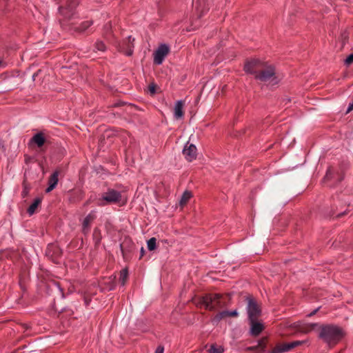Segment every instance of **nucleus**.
Instances as JSON below:
<instances>
[{"label": "nucleus", "mask_w": 353, "mask_h": 353, "mask_svg": "<svg viewBox=\"0 0 353 353\" xmlns=\"http://www.w3.org/2000/svg\"><path fill=\"white\" fill-rule=\"evenodd\" d=\"M345 336V330L336 324H321L318 329V338L329 347L336 345Z\"/></svg>", "instance_id": "obj_1"}, {"label": "nucleus", "mask_w": 353, "mask_h": 353, "mask_svg": "<svg viewBox=\"0 0 353 353\" xmlns=\"http://www.w3.org/2000/svg\"><path fill=\"white\" fill-rule=\"evenodd\" d=\"M59 4L58 8V21L60 25L63 27L65 21L71 19L75 14V10L79 3V0H60L57 2Z\"/></svg>", "instance_id": "obj_2"}, {"label": "nucleus", "mask_w": 353, "mask_h": 353, "mask_svg": "<svg viewBox=\"0 0 353 353\" xmlns=\"http://www.w3.org/2000/svg\"><path fill=\"white\" fill-rule=\"evenodd\" d=\"M222 298L220 294H205L198 299L196 305L200 307H203L205 310L215 311L225 306L224 302L221 301Z\"/></svg>", "instance_id": "obj_3"}, {"label": "nucleus", "mask_w": 353, "mask_h": 353, "mask_svg": "<svg viewBox=\"0 0 353 353\" xmlns=\"http://www.w3.org/2000/svg\"><path fill=\"white\" fill-rule=\"evenodd\" d=\"M122 195L121 192L112 188H108L107 192H103L98 200L99 206H105L109 204L118 203L121 201Z\"/></svg>", "instance_id": "obj_4"}, {"label": "nucleus", "mask_w": 353, "mask_h": 353, "mask_svg": "<svg viewBox=\"0 0 353 353\" xmlns=\"http://www.w3.org/2000/svg\"><path fill=\"white\" fill-rule=\"evenodd\" d=\"M266 61L259 59L246 60L244 64L243 70L245 73L254 74V77L265 67Z\"/></svg>", "instance_id": "obj_5"}, {"label": "nucleus", "mask_w": 353, "mask_h": 353, "mask_svg": "<svg viewBox=\"0 0 353 353\" xmlns=\"http://www.w3.org/2000/svg\"><path fill=\"white\" fill-rule=\"evenodd\" d=\"M255 79L266 82L269 80H276V70L273 65L268 64V62L265 63V67L260 70L255 76Z\"/></svg>", "instance_id": "obj_6"}, {"label": "nucleus", "mask_w": 353, "mask_h": 353, "mask_svg": "<svg viewBox=\"0 0 353 353\" xmlns=\"http://www.w3.org/2000/svg\"><path fill=\"white\" fill-rule=\"evenodd\" d=\"M247 300V312L248 315V320L258 319V318L261 314V309L260 305L257 303L256 300L251 296L248 297Z\"/></svg>", "instance_id": "obj_7"}, {"label": "nucleus", "mask_w": 353, "mask_h": 353, "mask_svg": "<svg viewBox=\"0 0 353 353\" xmlns=\"http://www.w3.org/2000/svg\"><path fill=\"white\" fill-rule=\"evenodd\" d=\"M46 256L53 263L59 264L62 256V251L57 244L50 243L46 248Z\"/></svg>", "instance_id": "obj_8"}, {"label": "nucleus", "mask_w": 353, "mask_h": 353, "mask_svg": "<svg viewBox=\"0 0 353 353\" xmlns=\"http://www.w3.org/2000/svg\"><path fill=\"white\" fill-rule=\"evenodd\" d=\"M305 341H294L290 343H278L272 348L268 353H284L290 351L291 350L303 345Z\"/></svg>", "instance_id": "obj_9"}, {"label": "nucleus", "mask_w": 353, "mask_h": 353, "mask_svg": "<svg viewBox=\"0 0 353 353\" xmlns=\"http://www.w3.org/2000/svg\"><path fill=\"white\" fill-rule=\"evenodd\" d=\"M169 52V46L165 43L161 44L154 52V63L161 65Z\"/></svg>", "instance_id": "obj_10"}, {"label": "nucleus", "mask_w": 353, "mask_h": 353, "mask_svg": "<svg viewBox=\"0 0 353 353\" xmlns=\"http://www.w3.org/2000/svg\"><path fill=\"white\" fill-rule=\"evenodd\" d=\"M196 151V147L193 143L188 142L183 148V154L185 159L190 162L196 159L197 156Z\"/></svg>", "instance_id": "obj_11"}, {"label": "nucleus", "mask_w": 353, "mask_h": 353, "mask_svg": "<svg viewBox=\"0 0 353 353\" xmlns=\"http://www.w3.org/2000/svg\"><path fill=\"white\" fill-rule=\"evenodd\" d=\"M48 140L43 132L36 133L29 141V145H35L37 148H41Z\"/></svg>", "instance_id": "obj_12"}, {"label": "nucleus", "mask_w": 353, "mask_h": 353, "mask_svg": "<svg viewBox=\"0 0 353 353\" xmlns=\"http://www.w3.org/2000/svg\"><path fill=\"white\" fill-rule=\"evenodd\" d=\"M134 246V245L130 239H124L123 241L120 244V250L124 259L128 257V254L132 251Z\"/></svg>", "instance_id": "obj_13"}, {"label": "nucleus", "mask_w": 353, "mask_h": 353, "mask_svg": "<svg viewBox=\"0 0 353 353\" xmlns=\"http://www.w3.org/2000/svg\"><path fill=\"white\" fill-rule=\"evenodd\" d=\"M250 330V333L253 336H259L264 330V325L263 323L257 321V319L249 320Z\"/></svg>", "instance_id": "obj_14"}, {"label": "nucleus", "mask_w": 353, "mask_h": 353, "mask_svg": "<svg viewBox=\"0 0 353 353\" xmlns=\"http://www.w3.org/2000/svg\"><path fill=\"white\" fill-rule=\"evenodd\" d=\"M59 170H55L53 172V173L50 176L48 179V187L46 189V192L48 193L50 192L52 190H53L59 181Z\"/></svg>", "instance_id": "obj_15"}, {"label": "nucleus", "mask_w": 353, "mask_h": 353, "mask_svg": "<svg viewBox=\"0 0 353 353\" xmlns=\"http://www.w3.org/2000/svg\"><path fill=\"white\" fill-rule=\"evenodd\" d=\"M96 216L93 212L89 213L84 219L82 223V232L84 234H88L92 222L95 219Z\"/></svg>", "instance_id": "obj_16"}, {"label": "nucleus", "mask_w": 353, "mask_h": 353, "mask_svg": "<svg viewBox=\"0 0 353 353\" xmlns=\"http://www.w3.org/2000/svg\"><path fill=\"white\" fill-rule=\"evenodd\" d=\"M321 325V324L317 323H303L299 326V330L302 333L308 334L313 330L318 331V329H319V326Z\"/></svg>", "instance_id": "obj_17"}, {"label": "nucleus", "mask_w": 353, "mask_h": 353, "mask_svg": "<svg viewBox=\"0 0 353 353\" xmlns=\"http://www.w3.org/2000/svg\"><path fill=\"white\" fill-rule=\"evenodd\" d=\"M174 116L176 119H180L183 117L184 111L183 101H177L175 103Z\"/></svg>", "instance_id": "obj_18"}, {"label": "nucleus", "mask_w": 353, "mask_h": 353, "mask_svg": "<svg viewBox=\"0 0 353 353\" xmlns=\"http://www.w3.org/2000/svg\"><path fill=\"white\" fill-rule=\"evenodd\" d=\"M116 276H110L108 281L103 282L101 284V290L111 291L114 289L116 286L115 283Z\"/></svg>", "instance_id": "obj_19"}, {"label": "nucleus", "mask_w": 353, "mask_h": 353, "mask_svg": "<svg viewBox=\"0 0 353 353\" xmlns=\"http://www.w3.org/2000/svg\"><path fill=\"white\" fill-rule=\"evenodd\" d=\"M41 197H37L36 199H34L32 203L29 206V208L27 210V212L29 214V215H32L35 213L36 210L41 205Z\"/></svg>", "instance_id": "obj_20"}, {"label": "nucleus", "mask_w": 353, "mask_h": 353, "mask_svg": "<svg viewBox=\"0 0 353 353\" xmlns=\"http://www.w3.org/2000/svg\"><path fill=\"white\" fill-rule=\"evenodd\" d=\"M92 239L94 242L95 247H98L102 239V234L101 230L99 228H95L92 234Z\"/></svg>", "instance_id": "obj_21"}, {"label": "nucleus", "mask_w": 353, "mask_h": 353, "mask_svg": "<svg viewBox=\"0 0 353 353\" xmlns=\"http://www.w3.org/2000/svg\"><path fill=\"white\" fill-rule=\"evenodd\" d=\"M192 192L190 191H188V190H185L181 197V199L179 201V205L183 207L185 205L187 204V203L188 202V201L190 199V198L192 197Z\"/></svg>", "instance_id": "obj_22"}, {"label": "nucleus", "mask_w": 353, "mask_h": 353, "mask_svg": "<svg viewBox=\"0 0 353 353\" xmlns=\"http://www.w3.org/2000/svg\"><path fill=\"white\" fill-rule=\"evenodd\" d=\"M225 317H228L227 310L219 312L212 318V322L213 323H218Z\"/></svg>", "instance_id": "obj_23"}, {"label": "nucleus", "mask_w": 353, "mask_h": 353, "mask_svg": "<svg viewBox=\"0 0 353 353\" xmlns=\"http://www.w3.org/2000/svg\"><path fill=\"white\" fill-rule=\"evenodd\" d=\"M267 343H268V337H266V336L262 337L261 339H260L258 341L257 343H258V346L260 347L261 352H263V353L265 352Z\"/></svg>", "instance_id": "obj_24"}, {"label": "nucleus", "mask_w": 353, "mask_h": 353, "mask_svg": "<svg viewBox=\"0 0 353 353\" xmlns=\"http://www.w3.org/2000/svg\"><path fill=\"white\" fill-rule=\"evenodd\" d=\"M128 278V270L127 268L123 269L120 272L119 281L122 285L125 284V282Z\"/></svg>", "instance_id": "obj_25"}, {"label": "nucleus", "mask_w": 353, "mask_h": 353, "mask_svg": "<svg viewBox=\"0 0 353 353\" xmlns=\"http://www.w3.org/2000/svg\"><path fill=\"white\" fill-rule=\"evenodd\" d=\"M208 352L210 353H223L224 352V349L221 345H217L214 343L210 345Z\"/></svg>", "instance_id": "obj_26"}, {"label": "nucleus", "mask_w": 353, "mask_h": 353, "mask_svg": "<svg viewBox=\"0 0 353 353\" xmlns=\"http://www.w3.org/2000/svg\"><path fill=\"white\" fill-rule=\"evenodd\" d=\"M92 24V21H86L82 22L79 27L77 28V30L79 32L85 31Z\"/></svg>", "instance_id": "obj_27"}, {"label": "nucleus", "mask_w": 353, "mask_h": 353, "mask_svg": "<svg viewBox=\"0 0 353 353\" xmlns=\"http://www.w3.org/2000/svg\"><path fill=\"white\" fill-rule=\"evenodd\" d=\"M94 48L97 51L105 52L106 50V46L102 41L97 40L94 43Z\"/></svg>", "instance_id": "obj_28"}, {"label": "nucleus", "mask_w": 353, "mask_h": 353, "mask_svg": "<svg viewBox=\"0 0 353 353\" xmlns=\"http://www.w3.org/2000/svg\"><path fill=\"white\" fill-rule=\"evenodd\" d=\"M148 249L150 251L154 250L157 248V239L154 237L150 238L147 242Z\"/></svg>", "instance_id": "obj_29"}, {"label": "nucleus", "mask_w": 353, "mask_h": 353, "mask_svg": "<svg viewBox=\"0 0 353 353\" xmlns=\"http://www.w3.org/2000/svg\"><path fill=\"white\" fill-rule=\"evenodd\" d=\"M30 190V185L26 181H23V190L21 192V196L23 198H25L28 196V194H29Z\"/></svg>", "instance_id": "obj_30"}, {"label": "nucleus", "mask_w": 353, "mask_h": 353, "mask_svg": "<svg viewBox=\"0 0 353 353\" xmlns=\"http://www.w3.org/2000/svg\"><path fill=\"white\" fill-rule=\"evenodd\" d=\"M51 288L57 291H58L61 294V296L63 297L64 296V294L63 293V290L62 288H61L60 285L59 283L57 282H53L52 283V285H51Z\"/></svg>", "instance_id": "obj_31"}, {"label": "nucleus", "mask_w": 353, "mask_h": 353, "mask_svg": "<svg viewBox=\"0 0 353 353\" xmlns=\"http://www.w3.org/2000/svg\"><path fill=\"white\" fill-rule=\"evenodd\" d=\"M334 177V174L332 173L331 169L329 168L326 172L325 176L323 178V181H329L333 179Z\"/></svg>", "instance_id": "obj_32"}, {"label": "nucleus", "mask_w": 353, "mask_h": 353, "mask_svg": "<svg viewBox=\"0 0 353 353\" xmlns=\"http://www.w3.org/2000/svg\"><path fill=\"white\" fill-rule=\"evenodd\" d=\"M131 39L132 40V41L134 40V39H132V37L130 36L128 37V40H129V43L131 42ZM128 47H129V49L125 52L124 53L127 55V56H131L132 54V52H133V50L131 49V46H132V44H130V43H128Z\"/></svg>", "instance_id": "obj_33"}, {"label": "nucleus", "mask_w": 353, "mask_h": 353, "mask_svg": "<svg viewBox=\"0 0 353 353\" xmlns=\"http://www.w3.org/2000/svg\"><path fill=\"white\" fill-rule=\"evenodd\" d=\"M353 63V53L350 54L345 59V64L347 65H350Z\"/></svg>", "instance_id": "obj_34"}, {"label": "nucleus", "mask_w": 353, "mask_h": 353, "mask_svg": "<svg viewBox=\"0 0 353 353\" xmlns=\"http://www.w3.org/2000/svg\"><path fill=\"white\" fill-rule=\"evenodd\" d=\"M248 350L254 351L256 352V353H263L260 352V347L258 346V343L255 345L248 347Z\"/></svg>", "instance_id": "obj_35"}, {"label": "nucleus", "mask_w": 353, "mask_h": 353, "mask_svg": "<svg viewBox=\"0 0 353 353\" xmlns=\"http://www.w3.org/2000/svg\"><path fill=\"white\" fill-rule=\"evenodd\" d=\"M238 316V312L236 310L233 311H227V316L236 317Z\"/></svg>", "instance_id": "obj_36"}, {"label": "nucleus", "mask_w": 353, "mask_h": 353, "mask_svg": "<svg viewBox=\"0 0 353 353\" xmlns=\"http://www.w3.org/2000/svg\"><path fill=\"white\" fill-rule=\"evenodd\" d=\"M344 177H345V174L343 172H341V173H337V183H341L343 179H344Z\"/></svg>", "instance_id": "obj_37"}, {"label": "nucleus", "mask_w": 353, "mask_h": 353, "mask_svg": "<svg viewBox=\"0 0 353 353\" xmlns=\"http://www.w3.org/2000/svg\"><path fill=\"white\" fill-rule=\"evenodd\" d=\"M148 89L151 94H154L156 92V85L154 83L150 84Z\"/></svg>", "instance_id": "obj_38"}, {"label": "nucleus", "mask_w": 353, "mask_h": 353, "mask_svg": "<svg viewBox=\"0 0 353 353\" xmlns=\"http://www.w3.org/2000/svg\"><path fill=\"white\" fill-rule=\"evenodd\" d=\"M104 30L105 31V34L107 35L108 33L111 31V24L110 23L105 24L104 26Z\"/></svg>", "instance_id": "obj_39"}, {"label": "nucleus", "mask_w": 353, "mask_h": 353, "mask_svg": "<svg viewBox=\"0 0 353 353\" xmlns=\"http://www.w3.org/2000/svg\"><path fill=\"white\" fill-rule=\"evenodd\" d=\"M164 351V347L163 345H159L154 353H163Z\"/></svg>", "instance_id": "obj_40"}, {"label": "nucleus", "mask_w": 353, "mask_h": 353, "mask_svg": "<svg viewBox=\"0 0 353 353\" xmlns=\"http://www.w3.org/2000/svg\"><path fill=\"white\" fill-rule=\"evenodd\" d=\"M353 110V101L352 103H350L348 105V108L346 110V114H348L349 112H350L352 110Z\"/></svg>", "instance_id": "obj_41"}, {"label": "nucleus", "mask_w": 353, "mask_h": 353, "mask_svg": "<svg viewBox=\"0 0 353 353\" xmlns=\"http://www.w3.org/2000/svg\"><path fill=\"white\" fill-rule=\"evenodd\" d=\"M319 308L320 307H317L316 309L314 310L312 312L308 314L307 316L308 317H311V316H314L319 311Z\"/></svg>", "instance_id": "obj_42"}, {"label": "nucleus", "mask_w": 353, "mask_h": 353, "mask_svg": "<svg viewBox=\"0 0 353 353\" xmlns=\"http://www.w3.org/2000/svg\"><path fill=\"white\" fill-rule=\"evenodd\" d=\"M144 254H145V250L143 248H141V255H140L139 259H141L143 256Z\"/></svg>", "instance_id": "obj_43"}, {"label": "nucleus", "mask_w": 353, "mask_h": 353, "mask_svg": "<svg viewBox=\"0 0 353 353\" xmlns=\"http://www.w3.org/2000/svg\"><path fill=\"white\" fill-rule=\"evenodd\" d=\"M124 103L123 102H120V103H117L114 105V107H119V106H121L122 105H123Z\"/></svg>", "instance_id": "obj_44"}, {"label": "nucleus", "mask_w": 353, "mask_h": 353, "mask_svg": "<svg viewBox=\"0 0 353 353\" xmlns=\"http://www.w3.org/2000/svg\"><path fill=\"white\" fill-rule=\"evenodd\" d=\"M345 214H346V212H342V213H339V214H337V216L338 217H341L343 215H345Z\"/></svg>", "instance_id": "obj_45"}, {"label": "nucleus", "mask_w": 353, "mask_h": 353, "mask_svg": "<svg viewBox=\"0 0 353 353\" xmlns=\"http://www.w3.org/2000/svg\"><path fill=\"white\" fill-rule=\"evenodd\" d=\"M342 37L344 38V39H347V36L346 35L345 33L342 34Z\"/></svg>", "instance_id": "obj_46"}, {"label": "nucleus", "mask_w": 353, "mask_h": 353, "mask_svg": "<svg viewBox=\"0 0 353 353\" xmlns=\"http://www.w3.org/2000/svg\"><path fill=\"white\" fill-rule=\"evenodd\" d=\"M37 75V73H34V74H33L32 78H33V79H34V78H35V77H36Z\"/></svg>", "instance_id": "obj_47"}, {"label": "nucleus", "mask_w": 353, "mask_h": 353, "mask_svg": "<svg viewBox=\"0 0 353 353\" xmlns=\"http://www.w3.org/2000/svg\"><path fill=\"white\" fill-rule=\"evenodd\" d=\"M197 3H198V1H196V5H197ZM196 10H199V8L197 6H196Z\"/></svg>", "instance_id": "obj_48"}, {"label": "nucleus", "mask_w": 353, "mask_h": 353, "mask_svg": "<svg viewBox=\"0 0 353 353\" xmlns=\"http://www.w3.org/2000/svg\"><path fill=\"white\" fill-rule=\"evenodd\" d=\"M201 12H203V10L201 11ZM201 15H202V13H201V14H199V17H201Z\"/></svg>", "instance_id": "obj_49"}]
</instances>
